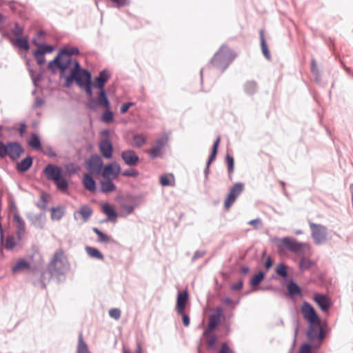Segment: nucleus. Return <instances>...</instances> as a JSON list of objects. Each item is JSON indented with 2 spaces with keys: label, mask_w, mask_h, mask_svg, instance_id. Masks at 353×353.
Here are the masks:
<instances>
[{
  "label": "nucleus",
  "mask_w": 353,
  "mask_h": 353,
  "mask_svg": "<svg viewBox=\"0 0 353 353\" xmlns=\"http://www.w3.org/2000/svg\"><path fill=\"white\" fill-rule=\"evenodd\" d=\"M110 75L108 70H103L99 72L98 77L94 79V88L99 89L97 98L91 97L87 99L85 107L91 111L96 112L99 106H108L110 100L105 90V84L110 79Z\"/></svg>",
  "instance_id": "nucleus-1"
},
{
  "label": "nucleus",
  "mask_w": 353,
  "mask_h": 353,
  "mask_svg": "<svg viewBox=\"0 0 353 353\" xmlns=\"http://www.w3.org/2000/svg\"><path fill=\"white\" fill-rule=\"evenodd\" d=\"M79 54V50L77 47L65 48L60 50L53 60L49 62L48 68L52 73H56L57 70L61 72L62 76L72 63V55Z\"/></svg>",
  "instance_id": "nucleus-2"
},
{
  "label": "nucleus",
  "mask_w": 353,
  "mask_h": 353,
  "mask_svg": "<svg viewBox=\"0 0 353 353\" xmlns=\"http://www.w3.org/2000/svg\"><path fill=\"white\" fill-rule=\"evenodd\" d=\"M70 268L67 259L62 251H57L50 262L48 271L51 276L59 277L63 276Z\"/></svg>",
  "instance_id": "nucleus-3"
},
{
  "label": "nucleus",
  "mask_w": 353,
  "mask_h": 353,
  "mask_svg": "<svg viewBox=\"0 0 353 353\" xmlns=\"http://www.w3.org/2000/svg\"><path fill=\"white\" fill-rule=\"evenodd\" d=\"M236 55L232 50L225 46H222L217 51L212 59L211 64L223 72L234 59Z\"/></svg>",
  "instance_id": "nucleus-4"
},
{
  "label": "nucleus",
  "mask_w": 353,
  "mask_h": 353,
  "mask_svg": "<svg viewBox=\"0 0 353 353\" xmlns=\"http://www.w3.org/2000/svg\"><path fill=\"white\" fill-rule=\"evenodd\" d=\"M307 336L310 341L317 340V343H314L312 347L314 349L319 348L325 336V333L321 326V323L319 325L317 323L310 324L307 331Z\"/></svg>",
  "instance_id": "nucleus-5"
},
{
  "label": "nucleus",
  "mask_w": 353,
  "mask_h": 353,
  "mask_svg": "<svg viewBox=\"0 0 353 353\" xmlns=\"http://www.w3.org/2000/svg\"><path fill=\"white\" fill-rule=\"evenodd\" d=\"M277 241H279V243L277 244L279 250L287 249L294 253L301 252L307 245L305 243L298 242L294 239L288 236L277 239Z\"/></svg>",
  "instance_id": "nucleus-6"
},
{
  "label": "nucleus",
  "mask_w": 353,
  "mask_h": 353,
  "mask_svg": "<svg viewBox=\"0 0 353 353\" xmlns=\"http://www.w3.org/2000/svg\"><path fill=\"white\" fill-rule=\"evenodd\" d=\"M311 236L316 245H321L327 240V229L325 225L310 223Z\"/></svg>",
  "instance_id": "nucleus-7"
},
{
  "label": "nucleus",
  "mask_w": 353,
  "mask_h": 353,
  "mask_svg": "<svg viewBox=\"0 0 353 353\" xmlns=\"http://www.w3.org/2000/svg\"><path fill=\"white\" fill-rule=\"evenodd\" d=\"M244 190V184L241 182L236 183L229 191L225 200L224 207L226 210H229L232 204L235 202L236 198L243 192Z\"/></svg>",
  "instance_id": "nucleus-8"
},
{
  "label": "nucleus",
  "mask_w": 353,
  "mask_h": 353,
  "mask_svg": "<svg viewBox=\"0 0 353 353\" xmlns=\"http://www.w3.org/2000/svg\"><path fill=\"white\" fill-rule=\"evenodd\" d=\"M301 312L305 320L310 324L317 323L319 325L320 319L313 306L307 301H305L301 306Z\"/></svg>",
  "instance_id": "nucleus-9"
},
{
  "label": "nucleus",
  "mask_w": 353,
  "mask_h": 353,
  "mask_svg": "<svg viewBox=\"0 0 353 353\" xmlns=\"http://www.w3.org/2000/svg\"><path fill=\"white\" fill-rule=\"evenodd\" d=\"M86 165L92 173H96L97 174H101L103 167V161L101 157L97 154H92L90 158L87 159Z\"/></svg>",
  "instance_id": "nucleus-10"
},
{
  "label": "nucleus",
  "mask_w": 353,
  "mask_h": 353,
  "mask_svg": "<svg viewBox=\"0 0 353 353\" xmlns=\"http://www.w3.org/2000/svg\"><path fill=\"white\" fill-rule=\"evenodd\" d=\"M167 142L168 138L165 137L157 139L154 143L152 148L148 152L149 157L152 159L161 157V150L165 147Z\"/></svg>",
  "instance_id": "nucleus-11"
},
{
  "label": "nucleus",
  "mask_w": 353,
  "mask_h": 353,
  "mask_svg": "<svg viewBox=\"0 0 353 353\" xmlns=\"http://www.w3.org/2000/svg\"><path fill=\"white\" fill-rule=\"evenodd\" d=\"M121 172V166L117 162L109 163L105 165L101 171V174L104 178L110 179L112 176V179L117 178Z\"/></svg>",
  "instance_id": "nucleus-12"
},
{
  "label": "nucleus",
  "mask_w": 353,
  "mask_h": 353,
  "mask_svg": "<svg viewBox=\"0 0 353 353\" xmlns=\"http://www.w3.org/2000/svg\"><path fill=\"white\" fill-rule=\"evenodd\" d=\"M121 157L128 166H135L139 161V157L132 150H125L121 152Z\"/></svg>",
  "instance_id": "nucleus-13"
},
{
  "label": "nucleus",
  "mask_w": 353,
  "mask_h": 353,
  "mask_svg": "<svg viewBox=\"0 0 353 353\" xmlns=\"http://www.w3.org/2000/svg\"><path fill=\"white\" fill-rule=\"evenodd\" d=\"M43 172L46 178L52 181H55L62 174L61 168L54 164L47 165Z\"/></svg>",
  "instance_id": "nucleus-14"
},
{
  "label": "nucleus",
  "mask_w": 353,
  "mask_h": 353,
  "mask_svg": "<svg viewBox=\"0 0 353 353\" xmlns=\"http://www.w3.org/2000/svg\"><path fill=\"white\" fill-rule=\"evenodd\" d=\"M23 152V148L18 142H9L8 147V154L10 159L15 161L19 158Z\"/></svg>",
  "instance_id": "nucleus-15"
},
{
  "label": "nucleus",
  "mask_w": 353,
  "mask_h": 353,
  "mask_svg": "<svg viewBox=\"0 0 353 353\" xmlns=\"http://www.w3.org/2000/svg\"><path fill=\"white\" fill-rule=\"evenodd\" d=\"M14 221L16 223V234L17 239L21 241L26 232V223L18 212L14 214Z\"/></svg>",
  "instance_id": "nucleus-16"
},
{
  "label": "nucleus",
  "mask_w": 353,
  "mask_h": 353,
  "mask_svg": "<svg viewBox=\"0 0 353 353\" xmlns=\"http://www.w3.org/2000/svg\"><path fill=\"white\" fill-rule=\"evenodd\" d=\"M314 301L323 312L327 311L332 305L330 300L327 296L323 294H315L314 296Z\"/></svg>",
  "instance_id": "nucleus-17"
},
{
  "label": "nucleus",
  "mask_w": 353,
  "mask_h": 353,
  "mask_svg": "<svg viewBox=\"0 0 353 353\" xmlns=\"http://www.w3.org/2000/svg\"><path fill=\"white\" fill-rule=\"evenodd\" d=\"M90 74L91 73L88 70H76L71 69L70 74L69 76L72 77L77 85H81L84 79Z\"/></svg>",
  "instance_id": "nucleus-18"
},
{
  "label": "nucleus",
  "mask_w": 353,
  "mask_h": 353,
  "mask_svg": "<svg viewBox=\"0 0 353 353\" xmlns=\"http://www.w3.org/2000/svg\"><path fill=\"white\" fill-rule=\"evenodd\" d=\"M99 150L103 157L110 159L112 157L113 146L111 141L106 139L103 140L99 144Z\"/></svg>",
  "instance_id": "nucleus-19"
},
{
  "label": "nucleus",
  "mask_w": 353,
  "mask_h": 353,
  "mask_svg": "<svg viewBox=\"0 0 353 353\" xmlns=\"http://www.w3.org/2000/svg\"><path fill=\"white\" fill-rule=\"evenodd\" d=\"M188 300V294L187 292H179L176 299V309L177 313H182L185 310Z\"/></svg>",
  "instance_id": "nucleus-20"
},
{
  "label": "nucleus",
  "mask_w": 353,
  "mask_h": 353,
  "mask_svg": "<svg viewBox=\"0 0 353 353\" xmlns=\"http://www.w3.org/2000/svg\"><path fill=\"white\" fill-rule=\"evenodd\" d=\"M33 159L30 156H28L20 162L17 163L16 169L18 172H25L28 171L32 165Z\"/></svg>",
  "instance_id": "nucleus-21"
},
{
  "label": "nucleus",
  "mask_w": 353,
  "mask_h": 353,
  "mask_svg": "<svg viewBox=\"0 0 353 353\" xmlns=\"http://www.w3.org/2000/svg\"><path fill=\"white\" fill-rule=\"evenodd\" d=\"M102 211L107 216L108 221L116 222L118 214L111 205L104 203L102 206Z\"/></svg>",
  "instance_id": "nucleus-22"
},
{
  "label": "nucleus",
  "mask_w": 353,
  "mask_h": 353,
  "mask_svg": "<svg viewBox=\"0 0 353 353\" xmlns=\"http://www.w3.org/2000/svg\"><path fill=\"white\" fill-rule=\"evenodd\" d=\"M83 183L85 188L90 192H94L96 190V181L93 177L89 174H84L83 179Z\"/></svg>",
  "instance_id": "nucleus-23"
},
{
  "label": "nucleus",
  "mask_w": 353,
  "mask_h": 353,
  "mask_svg": "<svg viewBox=\"0 0 353 353\" xmlns=\"http://www.w3.org/2000/svg\"><path fill=\"white\" fill-rule=\"evenodd\" d=\"M30 268V263L26 260L21 259L17 261L15 265L12 268V272L13 274H17L19 272L24 271Z\"/></svg>",
  "instance_id": "nucleus-24"
},
{
  "label": "nucleus",
  "mask_w": 353,
  "mask_h": 353,
  "mask_svg": "<svg viewBox=\"0 0 353 353\" xmlns=\"http://www.w3.org/2000/svg\"><path fill=\"white\" fill-rule=\"evenodd\" d=\"M81 88L84 90L86 94L90 96V98L93 94L92 87H94V83L92 81V75H89L84 81L82 82L81 85H79Z\"/></svg>",
  "instance_id": "nucleus-25"
},
{
  "label": "nucleus",
  "mask_w": 353,
  "mask_h": 353,
  "mask_svg": "<svg viewBox=\"0 0 353 353\" xmlns=\"http://www.w3.org/2000/svg\"><path fill=\"white\" fill-rule=\"evenodd\" d=\"M257 83L255 81H248L243 85L245 92L248 95H253L257 91Z\"/></svg>",
  "instance_id": "nucleus-26"
},
{
  "label": "nucleus",
  "mask_w": 353,
  "mask_h": 353,
  "mask_svg": "<svg viewBox=\"0 0 353 353\" xmlns=\"http://www.w3.org/2000/svg\"><path fill=\"white\" fill-rule=\"evenodd\" d=\"M220 318L213 315L212 314L209 316L208 329L203 332V335H207L208 332L215 329V327L220 323Z\"/></svg>",
  "instance_id": "nucleus-27"
},
{
  "label": "nucleus",
  "mask_w": 353,
  "mask_h": 353,
  "mask_svg": "<svg viewBox=\"0 0 353 353\" xmlns=\"http://www.w3.org/2000/svg\"><path fill=\"white\" fill-rule=\"evenodd\" d=\"M287 290L291 296L301 295V290L300 287L294 281H290L287 285Z\"/></svg>",
  "instance_id": "nucleus-28"
},
{
  "label": "nucleus",
  "mask_w": 353,
  "mask_h": 353,
  "mask_svg": "<svg viewBox=\"0 0 353 353\" xmlns=\"http://www.w3.org/2000/svg\"><path fill=\"white\" fill-rule=\"evenodd\" d=\"M30 221L34 227L42 229L45 226V217L42 214H39L30 218Z\"/></svg>",
  "instance_id": "nucleus-29"
},
{
  "label": "nucleus",
  "mask_w": 353,
  "mask_h": 353,
  "mask_svg": "<svg viewBox=\"0 0 353 353\" xmlns=\"http://www.w3.org/2000/svg\"><path fill=\"white\" fill-rule=\"evenodd\" d=\"M117 187L114 183L110 179L101 182L100 191L103 193H108L113 192L116 190Z\"/></svg>",
  "instance_id": "nucleus-30"
},
{
  "label": "nucleus",
  "mask_w": 353,
  "mask_h": 353,
  "mask_svg": "<svg viewBox=\"0 0 353 353\" xmlns=\"http://www.w3.org/2000/svg\"><path fill=\"white\" fill-rule=\"evenodd\" d=\"M77 213L82 216L83 221L85 222L91 217L92 210L90 206L85 205H83L79 210L74 212V216Z\"/></svg>",
  "instance_id": "nucleus-31"
},
{
  "label": "nucleus",
  "mask_w": 353,
  "mask_h": 353,
  "mask_svg": "<svg viewBox=\"0 0 353 353\" xmlns=\"http://www.w3.org/2000/svg\"><path fill=\"white\" fill-rule=\"evenodd\" d=\"M77 353H90L88 345L83 341L82 333H80L78 336Z\"/></svg>",
  "instance_id": "nucleus-32"
},
{
  "label": "nucleus",
  "mask_w": 353,
  "mask_h": 353,
  "mask_svg": "<svg viewBox=\"0 0 353 353\" xmlns=\"http://www.w3.org/2000/svg\"><path fill=\"white\" fill-rule=\"evenodd\" d=\"M103 108H105V110H104L101 120L105 123H110L114 121V113L112 110H110V103L108 106H102Z\"/></svg>",
  "instance_id": "nucleus-33"
},
{
  "label": "nucleus",
  "mask_w": 353,
  "mask_h": 353,
  "mask_svg": "<svg viewBox=\"0 0 353 353\" xmlns=\"http://www.w3.org/2000/svg\"><path fill=\"white\" fill-rule=\"evenodd\" d=\"M33 43L38 46L39 48L37 50V54L39 55H44L46 53H51L54 50V47L50 45L37 44L36 39L33 40Z\"/></svg>",
  "instance_id": "nucleus-34"
},
{
  "label": "nucleus",
  "mask_w": 353,
  "mask_h": 353,
  "mask_svg": "<svg viewBox=\"0 0 353 353\" xmlns=\"http://www.w3.org/2000/svg\"><path fill=\"white\" fill-rule=\"evenodd\" d=\"M53 182L56 185L57 189L62 192L66 191L68 188V182L62 174H61L59 177Z\"/></svg>",
  "instance_id": "nucleus-35"
},
{
  "label": "nucleus",
  "mask_w": 353,
  "mask_h": 353,
  "mask_svg": "<svg viewBox=\"0 0 353 353\" xmlns=\"http://www.w3.org/2000/svg\"><path fill=\"white\" fill-rule=\"evenodd\" d=\"M134 210V206L131 204H127L125 202L121 204V211L119 213L120 216L127 217L131 214Z\"/></svg>",
  "instance_id": "nucleus-36"
},
{
  "label": "nucleus",
  "mask_w": 353,
  "mask_h": 353,
  "mask_svg": "<svg viewBox=\"0 0 353 353\" xmlns=\"http://www.w3.org/2000/svg\"><path fill=\"white\" fill-rule=\"evenodd\" d=\"M260 40H261V46L263 54L268 60H270L271 55L269 52L268 45L265 42L263 30L260 31Z\"/></svg>",
  "instance_id": "nucleus-37"
},
{
  "label": "nucleus",
  "mask_w": 353,
  "mask_h": 353,
  "mask_svg": "<svg viewBox=\"0 0 353 353\" xmlns=\"http://www.w3.org/2000/svg\"><path fill=\"white\" fill-rule=\"evenodd\" d=\"M85 251L87 254L92 258L103 260L104 259L103 254L97 248L86 246Z\"/></svg>",
  "instance_id": "nucleus-38"
},
{
  "label": "nucleus",
  "mask_w": 353,
  "mask_h": 353,
  "mask_svg": "<svg viewBox=\"0 0 353 353\" xmlns=\"http://www.w3.org/2000/svg\"><path fill=\"white\" fill-rule=\"evenodd\" d=\"M220 140H221L220 137H218L217 139H216V141L213 143L212 152H211V154H210V155L209 157L208 161L207 162L208 167H210V165L212 163V162L214 161L215 160V159H216V154H217V150H218V147H219V143H220Z\"/></svg>",
  "instance_id": "nucleus-39"
},
{
  "label": "nucleus",
  "mask_w": 353,
  "mask_h": 353,
  "mask_svg": "<svg viewBox=\"0 0 353 353\" xmlns=\"http://www.w3.org/2000/svg\"><path fill=\"white\" fill-rule=\"evenodd\" d=\"M28 145L35 150H39L41 148V143L38 134L35 133L32 134L30 140L28 141Z\"/></svg>",
  "instance_id": "nucleus-40"
},
{
  "label": "nucleus",
  "mask_w": 353,
  "mask_h": 353,
  "mask_svg": "<svg viewBox=\"0 0 353 353\" xmlns=\"http://www.w3.org/2000/svg\"><path fill=\"white\" fill-rule=\"evenodd\" d=\"M276 273L283 279H286L288 276V266L283 263H279L275 270Z\"/></svg>",
  "instance_id": "nucleus-41"
},
{
  "label": "nucleus",
  "mask_w": 353,
  "mask_h": 353,
  "mask_svg": "<svg viewBox=\"0 0 353 353\" xmlns=\"http://www.w3.org/2000/svg\"><path fill=\"white\" fill-rule=\"evenodd\" d=\"M313 262L310 259L303 257L299 261V267L301 270L305 271L309 270Z\"/></svg>",
  "instance_id": "nucleus-42"
},
{
  "label": "nucleus",
  "mask_w": 353,
  "mask_h": 353,
  "mask_svg": "<svg viewBox=\"0 0 353 353\" xmlns=\"http://www.w3.org/2000/svg\"><path fill=\"white\" fill-rule=\"evenodd\" d=\"M17 44L20 49L28 50L30 45L27 37H17L16 39Z\"/></svg>",
  "instance_id": "nucleus-43"
},
{
  "label": "nucleus",
  "mask_w": 353,
  "mask_h": 353,
  "mask_svg": "<svg viewBox=\"0 0 353 353\" xmlns=\"http://www.w3.org/2000/svg\"><path fill=\"white\" fill-rule=\"evenodd\" d=\"M264 277L265 273L262 271L259 272L250 280V285L252 286H257L263 280Z\"/></svg>",
  "instance_id": "nucleus-44"
},
{
  "label": "nucleus",
  "mask_w": 353,
  "mask_h": 353,
  "mask_svg": "<svg viewBox=\"0 0 353 353\" xmlns=\"http://www.w3.org/2000/svg\"><path fill=\"white\" fill-rule=\"evenodd\" d=\"M225 162L228 165V174H229V178H230V179H232V174L234 172V158L231 155L227 154L225 157Z\"/></svg>",
  "instance_id": "nucleus-45"
},
{
  "label": "nucleus",
  "mask_w": 353,
  "mask_h": 353,
  "mask_svg": "<svg viewBox=\"0 0 353 353\" xmlns=\"http://www.w3.org/2000/svg\"><path fill=\"white\" fill-rule=\"evenodd\" d=\"M206 344L207 347L209 350H212L214 348L216 343V336L214 334H208L206 335Z\"/></svg>",
  "instance_id": "nucleus-46"
},
{
  "label": "nucleus",
  "mask_w": 353,
  "mask_h": 353,
  "mask_svg": "<svg viewBox=\"0 0 353 353\" xmlns=\"http://www.w3.org/2000/svg\"><path fill=\"white\" fill-rule=\"evenodd\" d=\"M134 144L137 147H141L146 142V139L142 134H135L133 137Z\"/></svg>",
  "instance_id": "nucleus-47"
},
{
  "label": "nucleus",
  "mask_w": 353,
  "mask_h": 353,
  "mask_svg": "<svg viewBox=\"0 0 353 353\" xmlns=\"http://www.w3.org/2000/svg\"><path fill=\"white\" fill-rule=\"evenodd\" d=\"M48 276L46 277V272H42L41 273V277H40V281H39V286L41 288H45L46 286L47 283L50 281V278L53 276H51L50 274L48 272Z\"/></svg>",
  "instance_id": "nucleus-48"
},
{
  "label": "nucleus",
  "mask_w": 353,
  "mask_h": 353,
  "mask_svg": "<svg viewBox=\"0 0 353 353\" xmlns=\"http://www.w3.org/2000/svg\"><path fill=\"white\" fill-rule=\"evenodd\" d=\"M63 216V212L61 210V208H53L52 209L51 216H52V219L60 220Z\"/></svg>",
  "instance_id": "nucleus-49"
},
{
  "label": "nucleus",
  "mask_w": 353,
  "mask_h": 353,
  "mask_svg": "<svg viewBox=\"0 0 353 353\" xmlns=\"http://www.w3.org/2000/svg\"><path fill=\"white\" fill-rule=\"evenodd\" d=\"M15 245H16V243H15L14 237L12 236H7V238L6 239V243H5L4 248L6 250H10L14 248Z\"/></svg>",
  "instance_id": "nucleus-50"
},
{
  "label": "nucleus",
  "mask_w": 353,
  "mask_h": 353,
  "mask_svg": "<svg viewBox=\"0 0 353 353\" xmlns=\"http://www.w3.org/2000/svg\"><path fill=\"white\" fill-rule=\"evenodd\" d=\"M12 33L17 37H21L23 33V28L20 26L19 23L16 22L14 23V28L12 30Z\"/></svg>",
  "instance_id": "nucleus-51"
},
{
  "label": "nucleus",
  "mask_w": 353,
  "mask_h": 353,
  "mask_svg": "<svg viewBox=\"0 0 353 353\" xmlns=\"http://www.w3.org/2000/svg\"><path fill=\"white\" fill-rule=\"evenodd\" d=\"M64 72H65V71ZM60 78L65 79V82L63 83V86L65 88H70L71 86L72 83L74 82V80L69 75L65 76V73H63V76H62L61 71H60Z\"/></svg>",
  "instance_id": "nucleus-52"
},
{
  "label": "nucleus",
  "mask_w": 353,
  "mask_h": 353,
  "mask_svg": "<svg viewBox=\"0 0 353 353\" xmlns=\"http://www.w3.org/2000/svg\"><path fill=\"white\" fill-rule=\"evenodd\" d=\"M139 174V172L134 169H128L124 170L122 173V175L124 176H130V177H137Z\"/></svg>",
  "instance_id": "nucleus-53"
},
{
  "label": "nucleus",
  "mask_w": 353,
  "mask_h": 353,
  "mask_svg": "<svg viewBox=\"0 0 353 353\" xmlns=\"http://www.w3.org/2000/svg\"><path fill=\"white\" fill-rule=\"evenodd\" d=\"M109 315L112 318L118 320L121 317V311L118 308H112L109 310Z\"/></svg>",
  "instance_id": "nucleus-54"
},
{
  "label": "nucleus",
  "mask_w": 353,
  "mask_h": 353,
  "mask_svg": "<svg viewBox=\"0 0 353 353\" xmlns=\"http://www.w3.org/2000/svg\"><path fill=\"white\" fill-rule=\"evenodd\" d=\"M98 241L100 242V243H110V242L113 241V240L111 239L110 236H109L108 235H107L105 233L102 232L99 236Z\"/></svg>",
  "instance_id": "nucleus-55"
},
{
  "label": "nucleus",
  "mask_w": 353,
  "mask_h": 353,
  "mask_svg": "<svg viewBox=\"0 0 353 353\" xmlns=\"http://www.w3.org/2000/svg\"><path fill=\"white\" fill-rule=\"evenodd\" d=\"M8 143L6 145L3 142L0 141V157L4 158L8 154Z\"/></svg>",
  "instance_id": "nucleus-56"
},
{
  "label": "nucleus",
  "mask_w": 353,
  "mask_h": 353,
  "mask_svg": "<svg viewBox=\"0 0 353 353\" xmlns=\"http://www.w3.org/2000/svg\"><path fill=\"white\" fill-rule=\"evenodd\" d=\"M311 71L314 77L316 78L319 76V71L316 65V61L314 59H312L311 61Z\"/></svg>",
  "instance_id": "nucleus-57"
},
{
  "label": "nucleus",
  "mask_w": 353,
  "mask_h": 353,
  "mask_svg": "<svg viewBox=\"0 0 353 353\" xmlns=\"http://www.w3.org/2000/svg\"><path fill=\"white\" fill-rule=\"evenodd\" d=\"M299 353H312V346L308 343H304L300 348Z\"/></svg>",
  "instance_id": "nucleus-58"
},
{
  "label": "nucleus",
  "mask_w": 353,
  "mask_h": 353,
  "mask_svg": "<svg viewBox=\"0 0 353 353\" xmlns=\"http://www.w3.org/2000/svg\"><path fill=\"white\" fill-rule=\"evenodd\" d=\"M34 57L38 65H43L46 61L44 55H39V54H37V50L34 52Z\"/></svg>",
  "instance_id": "nucleus-59"
},
{
  "label": "nucleus",
  "mask_w": 353,
  "mask_h": 353,
  "mask_svg": "<svg viewBox=\"0 0 353 353\" xmlns=\"http://www.w3.org/2000/svg\"><path fill=\"white\" fill-rule=\"evenodd\" d=\"M243 286V281L240 280L237 282H236L235 283H233L231 286H230V289L233 291H237V290H241Z\"/></svg>",
  "instance_id": "nucleus-60"
},
{
  "label": "nucleus",
  "mask_w": 353,
  "mask_h": 353,
  "mask_svg": "<svg viewBox=\"0 0 353 353\" xmlns=\"http://www.w3.org/2000/svg\"><path fill=\"white\" fill-rule=\"evenodd\" d=\"M134 105V103L132 102H127V103H124L121 106V108H120V112L121 114H124L125 113L128 109L132 106Z\"/></svg>",
  "instance_id": "nucleus-61"
},
{
  "label": "nucleus",
  "mask_w": 353,
  "mask_h": 353,
  "mask_svg": "<svg viewBox=\"0 0 353 353\" xmlns=\"http://www.w3.org/2000/svg\"><path fill=\"white\" fill-rule=\"evenodd\" d=\"M205 254V251H204V250H196L194 252V255H193V256L192 258V261H194L197 260L198 259L203 257Z\"/></svg>",
  "instance_id": "nucleus-62"
},
{
  "label": "nucleus",
  "mask_w": 353,
  "mask_h": 353,
  "mask_svg": "<svg viewBox=\"0 0 353 353\" xmlns=\"http://www.w3.org/2000/svg\"><path fill=\"white\" fill-rule=\"evenodd\" d=\"M45 103V101L41 97H36L34 104L33 108H38L43 105Z\"/></svg>",
  "instance_id": "nucleus-63"
},
{
  "label": "nucleus",
  "mask_w": 353,
  "mask_h": 353,
  "mask_svg": "<svg viewBox=\"0 0 353 353\" xmlns=\"http://www.w3.org/2000/svg\"><path fill=\"white\" fill-rule=\"evenodd\" d=\"M219 353H232L226 343H223L221 345Z\"/></svg>",
  "instance_id": "nucleus-64"
}]
</instances>
